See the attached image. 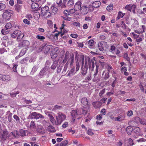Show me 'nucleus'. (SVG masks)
Segmentation results:
<instances>
[{"label":"nucleus","mask_w":146,"mask_h":146,"mask_svg":"<svg viewBox=\"0 0 146 146\" xmlns=\"http://www.w3.org/2000/svg\"><path fill=\"white\" fill-rule=\"evenodd\" d=\"M30 128L33 131H35L36 129V123L34 121H31Z\"/></svg>","instance_id":"2eb2a0df"},{"label":"nucleus","mask_w":146,"mask_h":146,"mask_svg":"<svg viewBox=\"0 0 146 146\" xmlns=\"http://www.w3.org/2000/svg\"><path fill=\"white\" fill-rule=\"evenodd\" d=\"M82 6L81 2L80 1H78L75 4L74 8L76 10V11H79Z\"/></svg>","instance_id":"4468645a"},{"label":"nucleus","mask_w":146,"mask_h":146,"mask_svg":"<svg viewBox=\"0 0 146 146\" xmlns=\"http://www.w3.org/2000/svg\"><path fill=\"white\" fill-rule=\"evenodd\" d=\"M11 79L10 76L7 75H3L0 74V79L4 81L8 82Z\"/></svg>","instance_id":"f8f14e48"},{"label":"nucleus","mask_w":146,"mask_h":146,"mask_svg":"<svg viewBox=\"0 0 146 146\" xmlns=\"http://www.w3.org/2000/svg\"><path fill=\"white\" fill-rule=\"evenodd\" d=\"M106 9L109 11H111L113 9V5L112 4L110 5L107 7Z\"/></svg>","instance_id":"a18cd8bd"},{"label":"nucleus","mask_w":146,"mask_h":146,"mask_svg":"<svg viewBox=\"0 0 146 146\" xmlns=\"http://www.w3.org/2000/svg\"><path fill=\"white\" fill-rule=\"evenodd\" d=\"M136 6L135 5H133L131 6V5H127L125 7V9L131 11L132 9H135Z\"/></svg>","instance_id":"393cba45"},{"label":"nucleus","mask_w":146,"mask_h":146,"mask_svg":"<svg viewBox=\"0 0 146 146\" xmlns=\"http://www.w3.org/2000/svg\"><path fill=\"white\" fill-rule=\"evenodd\" d=\"M94 41L92 39L88 41V44L89 48H92V46L94 44Z\"/></svg>","instance_id":"f704fd0d"},{"label":"nucleus","mask_w":146,"mask_h":146,"mask_svg":"<svg viewBox=\"0 0 146 146\" xmlns=\"http://www.w3.org/2000/svg\"><path fill=\"white\" fill-rule=\"evenodd\" d=\"M36 38L42 41H43V40H44L45 38L44 36L39 35L36 36Z\"/></svg>","instance_id":"de8ad7c7"},{"label":"nucleus","mask_w":146,"mask_h":146,"mask_svg":"<svg viewBox=\"0 0 146 146\" xmlns=\"http://www.w3.org/2000/svg\"><path fill=\"white\" fill-rule=\"evenodd\" d=\"M66 116L64 114L59 112L56 116V125H60L66 119Z\"/></svg>","instance_id":"f257e3e1"},{"label":"nucleus","mask_w":146,"mask_h":146,"mask_svg":"<svg viewBox=\"0 0 146 146\" xmlns=\"http://www.w3.org/2000/svg\"><path fill=\"white\" fill-rule=\"evenodd\" d=\"M46 44H43L41 46H40L39 48V50L40 51H41L42 50L44 49V47L46 46Z\"/></svg>","instance_id":"338daca9"},{"label":"nucleus","mask_w":146,"mask_h":146,"mask_svg":"<svg viewBox=\"0 0 146 146\" xmlns=\"http://www.w3.org/2000/svg\"><path fill=\"white\" fill-rule=\"evenodd\" d=\"M47 115L49 117L50 119V120L52 123L54 124L55 123L56 124V121H55L54 117L50 113H48Z\"/></svg>","instance_id":"aec40b11"},{"label":"nucleus","mask_w":146,"mask_h":146,"mask_svg":"<svg viewBox=\"0 0 146 146\" xmlns=\"http://www.w3.org/2000/svg\"><path fill=\"white\" fill-rule=\"evenodd\" d=\"M13 135L14 137L16 138L18 137L19 136L23 137L26 135L25 131L23 129H20L19 131H17L16 133V135L15 133H13Z\"/></svg>","instance_id":"1a4fd4ad"},{"label":"nucleus","mask_w":146,"mask_h":146,"mask_svg":"<svg viewBox=\"0 0 146 146\" xmlns=\"http://www.w3.org/2000/svg\"><path fill=\"white\" fill-rule=\"evenodd\" d=\"M38 5L36 3H33L31 5V8L33 9L37 8L38 7Z\"/></svg>","instance_id":"4c0bfd02"},{"label":"nucleus","mask_w":146,"mask_h":146,"mask_svg":"<svg viewBox=\"0 0 146 146\" xmlns=\"http://www.w3.org/2000/svg\"><path fill=\"white\" fill-rule=\"evenodd\" d=\"M134 132L137 134V135L139 136H141L142 135L143 133L141 132L140 128L138 127H135L133 129Z\"/></svg>","instance_id":"dca6fc26"},{"label":"nucleus","mask_w":146,"mask_h":146,"mask_svg":"<svg viewBox=\"0 0 146 146\" xmlns=\"http://www.w3.org/2000/svg\"><path fill=\"white\" fill-rule=\"evenodd\" d=\"M87 108L86 107H84L82 108V114L85 115L88 113V110H87Z\"/></svg>","instance_id":"c03bdc74"},{"label":"nucleus","mask_w":146,"mask_h":146,"mask_svg":"<svg viewBox=\"0 0 146 146\" xmlns=\"http://www.w3.org/2000/svg\"><path fill=\"white\" fill-rule=\"evenodd\" d=\"M88 66L87 62L85 63L84 66H82L81 68V74L83 76H85L87 72Z\"/></svg>","instance_id":"9b49d317"},{"label":"nucleus","mask_w":146,"mask_h":146,"mask_svg":"<svg viewBox=\"0 0 146 146\" xmlns=\"http://www.w3.org/2000/svg\"><path fill=\"white\" fill-rule=\"evenodd\" d=\"M41 13L43 16L48 15L47 17H49L51 16L50 11H49V8L47 6H45L41 9Z\"/></svg>","instance_id":"39448f33"},{"label":"nucleus","mask_w":146,"mask_h":146,"mask_svg":"<svg viewBox=\"0 0 146 146\" xmlns=\"http://www.w3.org/2000/svg\"><path fill=\"white\" fill-rule=\"evenodd\" d=\"M1 32L3 35H6L9 33L7 29H2Z\"/></svg>","instance_id":"864d4df0"},{"label":"nucleus","mask_w":146,"mask_h":146,"mask_svg":"<svg viewBox=\"0 0 146 146\" xmlns=\"http://www.w3.org/2000/svg\"><path fill=\"white\" fill-rule=\"evenodd\" d=\"M98 48L100 51H103L104 50V48L103 46V44L101 42H100L98 45Z\"/></svg>","instance_id":"ea45409f"},{"label":"nucleus","mask_w":146,"mask_h":146,"mask_svg":"<svg viewBox=\"0 0 146 146\" xmlns=\"http://www.w3.org/2000/svg\"><path fill=\"white\" fill-rule=\"evenodd\" d=\"M13 11L11 10H5L4 11L3 15V17L6 20H9L10 19L12 15H13Z\"/></svg>","instance_id":"20e7f679"},{"label":"nucleus","mask_w":146,"mask_h":146,"mask_svg":"<svg viewBox=\"0 0 146 146\" xmlns=\"http://www.w3.org/2000/svg\"><path fill=\"white\" fill-rule=\"evenodd\" d=\"M58 61L57 60H55L53 62L52 65L51 66V68L52 69L54 70L57 67V66L58 65Z\"/></svg>","instance_id":"473e14b6"},{"label":"nucleus","mask_w":146,"mask_h":146,"mask_svg":"<svg viewBox=\"0 0 146 146\" xmlns=\"http://www.w3.org/2000/svg\"><path fill=\"white\" fill-rule=\"evenodd\" d=\"M21 45L22 46L26 47H28L30 45V43L29 41L27 40L23 41L21 43Z\"/></svg>","instance_id":"b1692460"},{"label":"nucleus","mask_w":146,"mask_h":146,"mask_svg":"<svg viewBox=\"0 0 146 146\" xmlns=\"http://www.w3.org/2000/svg\"><path fill=\"white\" fill-rule=\"evenodd\" d=\"M87 133L89 135L91 136L93 135L94 134L93 132L92 131V130L91 129H88Z\"/></svg>","instance_id":"13d9d810"},{"label":"nucleus","mask_w":146,"mask_h":146,"mask_svg":"<svg viewBox=\"0 0 146 146\" xmlns=\"http://www.w3.org/2000/svg\"><path fill=\"white\" fill-rule=\"evenodd\" d=\"M105 89H104L101 91L100 92L99 95L100 97H102V95L105 93Z\"/></svg>","instance_id":"bf43d9fd"},{"label":"nucleus","mask_w":146,"mask_h":146,"mask_svg":"<svg viewBox=\"0 0 146 146\" xmlns=\"http://www.w3.org/2000/svg\"><path fill=\"white\" fill-rule=\"evenodd\" d=\"M74 3V0H69L68 2L67 5L68 6H72Z\"/></svg>","instance_id":"49530a36"},{"label":"nucleus","mask_w":146,"mask_h":146,"mask_svg":"<svg viewBox=\"0 0 146 146\" xmlns=\"http://www.w3.org/2000/svg\"><path fill=\"white\" fill-rule=\"evenodd\" d=\"M88 60L89 68H92V70H93L94 67V62L95 61V58H93L92 59H91L89 57H88Z\"/></svg>","instance_id":"9d476101"},{"label":"nucleus","mask_w":146,"mask_h":146,"mask_svg":"<svg viewBox=\"0 0 146 146\" xmlns=\"http://www.w3.org/2000/svg\"><path fill=\"white\" fill-rule=\"evenodd\" d=\"M68 0H63L62 4L61 7H66V3Z\"/></svg>","instance_id":"0e129e2a"},{"label":"nucleus","mask_w":146,"mask_h":146,"mask_svg":"<svg viewBox=\"0 0 146 146\" xmlns=\"http://www.w3.org/2000/svg\"><path fill=\"white\" fill-rule=\"evenodd\" d=\"M21 8V6L19 4H16L15 6V10L18 12H20Z\"/></svg>","instance_id":"7c9ffc66"},{"label":"nucleus","mask_w":146,"mask_h":146,"mask_svg":"<svg viewBox=\"0 0 146 146\" xmlns=\"http://www.w3.org/2000/svg\"><path fill=\"white\" fill-rule=\"evenodd\" d=\"M92 104L95 108H100L102 105V103L99 101H96L92 103Z\"/></svg>","instance_id":"a211bd4d"},{"label":"nucleus","mask_w":146,"mask_h":146,"mask_svg":"<svg viewBox=\"0 0 146 146\" xmlns=\"http://www.w3.org/2000/svg\"><path fill=\"white\" fill-rule=\"evenodd\" d=\"M51 9L52 10V13H53L54 14L56 13L58 10L57 8L54 7V6L51 7Z\"/></svg>","instance_id":"58836bf2"},{"label":"nucleus","mask_w":146,"mask_h":146,"mask_svg":"<svg viewBox=\"0 0 146 146\" xmlns=\"http://www.w3.org/2000/svg\"><path fill=\"white\" fill-rule=\"evenodd\" d=\"M125 14V13H123L122 12L119 11L118 13V16L116 18V19L118 20L120 18H122Z\"/></svg>","instance_id":"72a5a7b5"},{"label":"nucleus","mask_w":146,"mask_h":146,"mask_svg":"<svg viewBox=\"0 0 146 146\" xmlns=\"http://www.w3.org/2000/svg\"><path fill=\"white\" fill-rule=\"evenodd\" d=\"M62 108V106H58V105H55L54 106V109L55 110H60Z\"/></svg>","instance_id":"680f3d73"},{"label":"nucleus","mask_w":146,"mask_h":146,"mask_svg":"<svg viewBox=\"0 0 146 146\" xmlns=\"http://www.w3.org/2000/svg\"><path fill=\"white\" fill-rule=\"evenodd\" d=\"M26 53V50H22L20 54L19 55L20 56H21L24 55Z\"/></svg>","instance_id":"052dcab7"},{"label":"nucleus","mask_w":146,"mask_h":146,"mask_svg":"<svg viewBox=\"0 0 146 146\" xmlns=\"http://www.w3.org/2000/svg\"><path fill=\"white\" fill-rule=\"evenodd\" d=\"M48 70V68L46 66H45L40 71L39 75L40 77H43L44 75H46V72Z\"/></svg>","instance_id":"ddd939ff"},{"label":"nucleus","mask_w":146,"mask_h":146,"mask_svg":"<svg viewBox=\"0 0 146 146\" xmlns=\"http://www.w3.org/2000/svg\"><path fill=\"white\" fill-rule=\"evenodd\" d=\"M6 7L5 4L0 3V11L4 10Z\"/></svg>","instance_id":"09e8293b"},{"label":"nucleus","mask_w":146,"mask_h":146,"mask_svg":"<svg viewBox=\"0 0 146 146\" xmlns=\"http://www.w3.org/2000/svg\"><path fill=\"white\" fill-rule=\"evenodd\" d=\"M92 5H89L88 7L85 5H82L81 9L79 10L80 12L82 14L85 15L87 13Z\"/></svg>","instance_id":"423d86ee"},{"label":"nucleus","mask_w":146,"mask_h":146,"mask_svg":"<svg viewBox=\"0 0 146 146\" xmlns=\"http://www.w3.org/2000/svg\"><path fill=\"white\" fill-rule=\"evenodd\" d=\"M37 132L43 134L44 133V129L41 126L38 127L37 129Z\"/></svg>","instance_id":"2f4dec72"},{"label":"nucleus","mask_w":146,"mask_h":146,"mask_svg":"<svg viewBox=\"0 0 146 146\" xmlns=\"http://www.w3.org/2000/svg\"><path fill=\"white\" fill-rule=\"evenodd\" d=\"M38 68V67L37 65H35L34 66L32 69L31 74H33L34 73L37 71Z\"/></svg>","instance_id":"c9c22d12"},{"label":"nucleus","mask_w":146,"mask_h":146,"mask_svg":"<svg viewBox=\"0 0 146 146\" xmlns=\"http://www.w3.org/2000/svg\"><path fill=\"white\" fill-rule=\"evenodd\" d=\"M107 69L108 71L107 72H109V73H110V72H112V71L114 72L113 68L110 65H108V66Z\"/></svg>","instance_id":"8fccbe9b"},{"label":"nucleus","mask_w":146,"mask_h":146,"mask_svg":"<svg viewBox=\"0 0 146 146\" xmlns=\"http://www.w3.org/2000/svg\"><path fill=\"white\" fill-rule=\"evenodd\" d=\"M91 74H90L88 75L85 78V80L86 81H88L91 80Z\"/></svg>","instance_id":"5fc2aeb1"},{"label":"nucleus","mask_w":146,"mask_h":146,"mask_svg":"<svg viewBox=\"0 0 146 146\" xmlns=\"http://www.w3.org/2000/svg\"><path fill=\"white\" fill-rule=\"evenodd\" d=\"M101 4L100 2L96 1L92 3V6L94 8H97L99 7L101 5Z\"/></svg>","instance_id":"6ab92c4d"},{"label":"nucleus","mask_w":146,"mask_h":146,"mask_svg":"<svg viewBox=\"0 0 146 146\" xmlns=\"http://www.w3.org/2000/svg\"><path fill=\"white\" fill-rule=\"evenodd\" d=\"M98 67L96 66V71L95 72L94 74V78L93 79V80L94 82H96L97 81L96 78V75H97L98 73Z\"/></svg>","instance_id":"c756f323"},{"label":"nucleus","mask_w":146,"mask_h":146,"mask_svg":"<svg viewBox=\"0 0 146 146\" xmlns=\"http://www.w3.org/2000/svg\"><path fill=\"white\" fill-rule=\"evenodd\" d=\"M109 72H106L105 74V75L103 76L104 78L105 79V80H107L110 77V76L109 75Z\"/></svg>","instance_id":"603ef678"},{"label":"nucleus","mask_w":146,"mask_h":146,"mask_svg":"<svg viewBox=\"0 0 146 146\" xmlns=\"http://www.w3.org/2000/svg\"><path fill=\"white\" fill-rule=\"evenodd\" d=\"M11 37L13 38H16L17 37V39L18 40L20 38L22 39L24 36V35L22 34L21 32L19 31L15 30L13 33L11 34Z\"/></svg>","instance_id":"7ed1b4c3"},{"label":"nucleus","mask_w":146,"mask_h":146,"mask_svg":"<svg viewBox=\"0 0 146 146\" xmlns=\"http://www.w3.org/2000/svg\"><path fill=\"white\" fill-rule=\"evenodd\" d=\"M13 26V25L10 23H8L6 24L5 27L6 29H9L11 28Z\"/></svg>","instance_id":"79ce46f5"},{"label":"nucleus","mask_w":146,"mask_h":146,"mask_svg":"<svg viewBox=\"0 0 146 146\" xmlns=\"http://www.w3.org/2000/svg\"><path fill=\"white\" fill-rule=\"evenodd\" d=\"M29 59V58L27 57L21 60V61H20V63L21 64L25 63L27 62Z\"/></svg>","instance_id":"a19ab883"},{"label":"nucleus","mask_w":146,"mask_h":146,"mask_svg":"<svg viewBox=\"0 0 146 146\" xmlns=\"http://www.w3.org/2000/svg\"><path fill=\"white\" fill-rule=\"evenodd\" d=\"M89 102V100L86 98H84L81 100V103L85 106L89 105L90 104Z\"/></svg>","instance_id":"f3484780"},{"label":"nucleus","mask_w":146,"mask_h":146,"mask_svg":"<svg viewBox=\"0 0 146 146\" xmlns=\"http://www.w3.org/2000/svg\"><path fill=\"white\" fill-rule=\"evenodd\" d=\"M141 123L143 125H146V120L145 119H142L140 121Z\"/></svg>","instance_id":"e2e57ef3"},{"label":"nucleus","mask_w":146,"mask_h":146,"mask_svg":"<svg viewBox=\"0 0 146 146\" xmlns=\"http://www.w3.org/2000/svg\"><path fill=\"white\" fill-rule=\"evenodd\" d=\"M68 64L69 63H68V62H67L64 66V68L63 70V72H65L66 71Z\"/></svg>","instance_id":"3c124183"},{"label":"nucleus","mask_w":146,"mask_h":146,"mask_svg":"<svg viewBox=\"0 0 146 146\" xmlns=\"http://www.w3.org/2000/svg\"><path fill=\"white\" fill-rule=\"evenodd\" d=\"M132 22H133V26L135 27H138L139 26V23L138 21L135 19H131Z\"/></svg>","instance_id":"c85d7f7f"},{"label":"nucleus","mask_w":146,"mask_h":146,"mask_svg":"<svg viewBox=\"0 0 146 146\" xmlns=\"http://www.w3.org/2000/svg\"><path fill=\"white\" fill-rule=\"evenodd\" d=\"M68 143V142L67 140H64L60 143V146H66Z\"/></svg>","instance_id":"e433bc0d"},{"label":"nucleus","mask_w":146,"mask_h":146,"mask_svg":"<svg viewBox=\"0 0 146 146\" xmlns=\"http://www.w3.org/2000/svg\"><path fill=\"white\" fill-rule=\"evenodd\" d=\"M71 113L72 117H75L80 114L79 112L78 111L77 112V111L76 110H72L71 112Z\"/></svg>","instance_id":"4be33fe9"},{"label":"nucleus","mask_w":146,"mask_h":146,"mask_svg":"<svg viewBox=\"0 0 146 146\" xmlns=\"http://www.w3.org/2000/svg\"><path fill=\"white\" fill-rule=\"evenodd\" d=\"M8 131L6 129L3 130V133L0 137L1 142H3L6 140L8 137Z\"/></svg>","instance_id":"0eeeda50"},{"label":"nucleus","mask_w":146,"mask_h":146,"mask_svg":"<svg viewBox=\"0 0 146 146\" xmlns=\"http://www.w3.org/2000/svg\"><path fill=\"white\" fill-rule=\"evenodd\" d=\"M75 73V68L73 67L71 68L67 76H72L74 75Z\"/></svg>","instance_id":"bb28decb"},{"label":"nucleus","mask_w":146,"mask_h":146,"mask_svg":"<svg viewBox=\"0 0 146 146\" xmlns=\"http://www.w3.org/2000/svg\"><path fill=\"white\" fill-rule=\"evenodd\" d=\"M13 118L15 119L17 122V123L20 122V118L17 115H15L13 116Z\"/></svg>","instance_id":"6e6d98bb"},{"label":"nucleus","mask_w":146,"mask_h":146,"mask_svg":"<svg viewBox=\"0 0 146 146\" xmlns=\"http://www.w3.org/2000/svg\"><path fill=\"white\" fill-rule=\"evenodd\" d=\"M133 114V112L131 110L127 112V115L128 116L130 117Z\"/></svg>","instance_id":"69168bd1"},{"label":"nucleus","mask_w":146,"mask_h":146,"mask_svg":"<svg viewBox=\"0 0 146 146\" xmlns=\"http://www.w3.org/2000/svg\"><path fill=\"white\" fill-rule=\"evenodd\" d=\"M59 52L60 50L59 48L58 47L55 48L50 53L51 58H54L56 57Z\"/></svg>","instance_id":"6e6552de"},{"label":"nucleus","mask_w":146,"mask_h":146,"mask_svg":"<svg viewBox=\"0 0 146 146\" xmlns=\"http://www.w3.org/2000/svg\"><path fill=\"white\" fill-rule=\"evenodd\" d=\"M44 50V53L45 54H47L50 50V46L47 45L46 46H45Z\"/></svg>","instance_id":"37998d69"},{"label":"nucleus","mask_w":146,"mask_h":146,"mask_svg":"<svg viewBox=\"0 0 146 146\" xmlns=\"http://www.w3.org/2000/svg\"><path fill=\"white\" fill-rule=\"evenodd\" d=\"M68 62V63L70 64V66H72L74 62V55H72L68 59L67 62Z\"/></svg>","instance_id":"5701e85b"},{"label":"nucleus","mask_w":146,"mask_h":146,"mask_svg":"<svg viewBox=\"0 0 146 146\" xmlns=\"http://www.w3.org/2000/svg\"><path fill=\"white\" fill-rule=\"evenodd\" d=\"M125 117V114H123L115 118V120L121 121L124 119Z\"/></svg>","instance_id":"412c9836"},{"label":"nucleus","mask_w":146,"mask_h":146,"mask_svg":"<svg viewBox=\"0 0 146 146\" xmlns=\"http://www.w3.org/2000/svg\"><path fill=\"white\" fill-rule=\"evenodd\" d=\"M123 144L122 141L121 140H119V142L117 143V146H121Z\"/></svg>","instance_id":"774afa93"},{"label":"nucleus","mask_w":146,"mask_h":146,"mask_svg":"<svg viewBox=\"0 0 146 146\" xmlns=\"http://www.w3.org/2000/svg\"><path fill=\"white\" fill-rule=\"evenodd\" d=\"M135 32L138 34H141L143 32V30H141L140 29L138 30H135Z\"/></svg>","instance_id":"4d7b16f0"},{"label":"nucleus","mask_w":146,"mask_h":146,"mask_svg":"<svg viewBox=\"0 0 146 146\" xmlns=\"http://www.w3.org/2000/svg\"><path fill=\"white\" fill-rule=\"evenodd\" d=\"M133 130V128L130 126H128L126 130L127 133L129 135L131 134Z\"/></svg>","instance_id":"a878e982"},{"label":"nucleus","mask_w":146,"mask_h":146,"mask_svg":"<svg viewBox=\"0 0 146 146\" xmlns=\"http://www.w3.org/2000/svg\"><path fill=\"white\" fill-rule=\"evenodd\" d=\"M7 114L8 115V121L9 122H11L12 121V113H11L10 111H8L7 112Z\"/></svg>","instance_id":"cd10ccee"},{"label":"nucleus","mask_w":146,"mask_h":146,"mask_svg":"<svg viewBox=\"0 0 146 146\" xmlns=\"http://www.w3.org/2000/svg\"><path fill=\"white\" fill-rule=\"evenodd\" d=\"M44 118V117L41 114L35 112L31 113L28 116L29 119H43Z\"/></svg>","instance_id":"f03ea898"}]
</instances>
